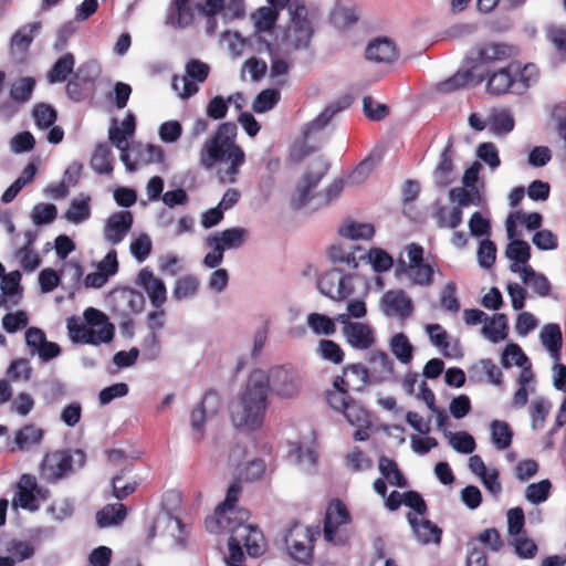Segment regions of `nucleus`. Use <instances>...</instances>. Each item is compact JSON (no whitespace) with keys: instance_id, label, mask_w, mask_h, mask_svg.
Here are the masks:
<instances>
[{"instance_id":"obj_38","label":"nucleus","mask_w":566,"mask_h":566,"mask_svg":"<svg viewBox=\"0 0 566 566\" xmlns=\"http://www.w3.org/2000/svg\"><path fill=\"white\" fill-rule=\"evenodd\" d=\"M35 85L36 81L32 76H24L13 81L9 87L11 102L18 105L28 103L32 98Z\"/></svg>"},{"instance_id":"obj_30","label":"nucleus","mask_w":566,"mask_h":566,"mask_svg":"<svg viewBox=\"0 0 566 566\" xmlns=\"http://www.w3.org/2000/svg\"><path fill=\"white\" fill-rule=\"evenodd\" d=\"M116 119H113V125L108 130L109 142L120 151V160L125 165L127 171H136L138 164L130 160V153L135 151L137 146H129L128 142L124 139V134L116 125Z\"/></svg>"},{"instance_id":"obj_51","label":"nucleus","mask_w":566,"mask_h":566,"mask_svg":"<svg viewBox=\"0 0 566 566\" xmlns=\"http://www.w3.org/2000/svg\"><path fill=\"white\" fill-rule=\"evenodd\" d=\"M199 290V280L197 276L188 274L178 279L172 290V297L176 301L192 298Z\"/></svg>"},{"instance_id":"obj_43","label":"nucleus","mask_w":566,"mask_h":566,"mask_svg":"<svg viewBox=\"0 0 566 566\" xmlns=\"http://www.w3.org/2000/svg\"><path fill=\"white\" fill-rule=\"evenodd\" d=\"M32 118L38 129H49L55 124L57 112L51 104L44 102L36 103L32 108Z\"/></svg>"},{"instance_id":"obj_6","label":"nucleus","mask_w":566,"mask_h":566,"mask_svg":"<svg viewBox=\"0 0 566 566\" xmlns=\"http://www.w3.org/2000/svg\"><path fill=\"white\" fill-rule=\"evenodd\" d=\"M319 535V526H303L294 522L284 536L289 557L300 565L310 566L314 558V542Z\"/></svg>"},{"instance_id":"obj_55","label":"nucleus","mask_w":566,"mask_h":566,"mask_svg":"<svg viewBox=\"0 0 566 566\" xmlns=\"http://www.w3.org/2000/svg\"><path fill=\"white\" fill-rule=\"evenodd\" d=\"M338 233L340 237L350 240H367L374 235L375 230L370 223H358L350 221L339 228Z\"/></svg>"},{"instance_id":"obj_61","label":"nucleus","mask_w":566,"mask_h":566,"mask_svg":"<svg viewBox=\"0 0 566 566\" xmlns=\"http://www.w3.org/2000/svg\"><path fill=\"white\" fill-rule=\"evenodd\" d=\"M290 455L295 459V462L304 472L311 473L315 469L317 454L314 450L303 449L300 444H294Z\"/></svg>"},{"instance_id":"obj_24","label":"nucleus","mask_w":566,"mask_h":566,"mask_svg":"<svg viewBox=\"0 0 566 566\" xmlns=\"http://www.w3.org/2000/svg\"><path fill=\"white\" fill-rule=\"evenodd\" d=\"M249 237V232L244 228L234 227L226 229L221 232L209 234L206 239V244H217L221 247L222 251L238 249L243 245Z\"/></svg>"},{"instance_id":"obj_49","label":"nucleus","mask_w":566,"mask_h":566,"mask_svg":"<svg viewBox=\"0 0 566 566\" xmlns=\"http://www.w3.org/2000/svg\"><path fill=\"white\" fill-rule=\"evenodd\" d=\"M449 199L451 202H457L454 208H460L462 211L463 208L471 205L480 206L482 198L478 188H470L469 190L464 188H452L449 190Z\"/></svg>"},{"instance_id":"obj_26","label":"nucleus","mask_w":566,"mask_h":566,"mask_svg":"<svg viewBox=\"0 0 566 566\" xmlns=\"http://www.w3.org/2000/svg\"><path fill=\"white\" fill-rule=\"evenodd\" d=\"M195 19L193 8L189 0H172L167 10L166 23L185 29Z\"/></svg>"},{"instance_id":"obj_27","label":"nucleus","mask_w":566,"mask_h":566,"mask_svg":"<svg viewBox=\"0 0 566 566\" xmlns=\"http://www.w3.org/2000/svg\"><path fill=\"white\" fill-rule=\"evenodd\" d=\"M44 437V430L32 423L23 426L14 434L13 446L10 451H28L41 444Z\"/></svg>"},{"instance_id":"obj_59","label":"nucleus","mask_w":566,"mask_h":566,"mask_svg":"<svg viewBox=\"0 0 566 566\" xmlns=\"http://www.w3.org/2000/svg\"><path fill=\"white\" fill-rule=\"evenodd\" d=\"M331 23L338 30H345L355 24L358 17L353 8L337 6L331 13Z\"/></svg>"},{"instance_id":"obj_33","label":"nucleus","mask_w":566,"mask_h":566,"mask_svg":"<svg viewBox=\"0 0 566 566\" xmlns=\"http://www.w3.org/2000/svg\"><path fill=\"white\" fill-rule=\"evenodd\" d=\"M542 345L548 350L555 361L560 359L563 335L558 324L549 323L543 326L539 333Z\"/></svg>"},{"instance_id":"obj_45","label":"nucleus","mask_w":566,"mask_h":566,"mask_svg":"<svg viewBox=\"0 0 566 566\" xmlns=\"http://www.w3.org/2000/svg\"><path fill=\"white\" fill-rule=\"evenodd\" d=\"M378 469L381 475L387 479L390 484L401 489L408 486V481L392 459L381 455L378 461Z\"/></svg>"},{"instance_id":"obj_11","label":"nucleus","mask_w":566,"mask_h":566,"mask_svg":"<svg viewBox=\"0 0 566 566\" xmlns=\"http://www.w3.org/2000/svg\"><path fill=\"white\" fill-rule=\"evenodd\" d=\"M317 289L333 301H344L354 292L353 276L340 269H332L318 277Z\"/></svg>"},{"instance_id":"obj_2","label":"nucleus","mask_w":566,"mask_h":566,"mask_svg":"<svg viewBox=\"0 0 566 566\" xmlns=\"http://www.w3.org/2000/svg\"><path fill=\"white\" fill-rule=\"evenodd\" d=\"M237 133L235 123L223 122L199 150V164L205 169H211L218 163H228V167L218 172L221 182H235L240 167L245 160L244 151L235 144Z\"/></svg>"},{"instance_id":"obj_28","label":"nucleus","mask_w":566,"mask_h":566,"mask_svg":"<svg viewBox=\"0 0 566 566\" xmlns=\"http://www.w3.org/2000/svg\"><path fill=\"white\" fill-rule=\"evenodd\" d=\"M505 256L512 261L510 271L512 273H521L525 269L531 259V247L524 240H512L505 249Z\"/></svg>"},{"instance_id":"obj_4","label":"nucleus","mask_w":566,"mask_h":566,"mask_svg":"<svg viewBox=\"0 0 566 566\" xmlns=\"http://www.w3.org/2000/svg\"><path fill=\"white\" fill-rule=\"evenodd\" d=\"M86 453L82 449H62L46 453L40 463V476L48 483L67 479L84 468Z\"/></svg>"},{"instance_id":"obj_47","label":"nucleus","mask_w":566,"mask_h":566,"mask_svg":"<svg viewBox=\"0 0 566 566\" xmlns=\"http://www.w3.org/2000/svg\"><path fill=\"white\" fill-rule=\"evenodd\" d=\"M306 323L316 336H332L336 333L334 319L325 314L310 313Z\"/></svg>"},{"instance_id":"obj_36","label":"nucleus","mask_w":566,"mask_h":566,"mask_svg":"<svg viewBox=\"0 0 566 566\" xmlns=\"http://www.w3.org/2000/svg\"><path fill=\"white\" fill-rule=\"evenodd\" d=\"M256 42L260 44L259 51L264 50L271 55V69L270 75L273 80H275L276 84H284L285 80L281 77H285L289 73L290 65L286 61L274 55L272 44L266 41L261 35H255Z\"/></svg>"},{"instance_id":"obj_39","label":"nucleus","mask_w":566,"mask_h":566,"mask_svg":"<svg viewBox=\"0 0 566 566\" xmlns=\"http://www.w3.org/2000/svg\"><path fill=\"white\" fill-rule=\"evenodd\" d=\"M507 317L505 314H494L482 327V334L490 342L496 344L507 337Z\"/></svg>"},{"instance_id":"obj_35","label":"nucleus","mask_w":566,"mask_h":566,"mask_svg":"<svg viewBox=\"0 0 566 566\" xmlns=\"http://www.w3.org/2000/svg\"><path fill=\"white\" fill-rule=\"evenodd\" d=\"M347 103L334 102L327 105L324 111L317 115L313 120L307 123L303 129L304 138H308V136L313 133L322 130L324 127L328 125L332 118L343 109L347 107Z\"/></svg>"},{"instance_id":"obj_58","label":"nucleus","mask_w":566,"mask_h":566,"mask_svg":"<svg viewBox=\"0 0 566 566\" xmlns=\"http://www.w3.org/2000/svg\"><path fill=\"white\" fill-rule=\"evenodd\" d=\"M551 489L552 483L548 479L541 480L536 483H531L525 489V499L531 504H541L548 499Z\"/></svg>"},{"instance_id":"obj_57","label":"nucleus","mask_w":566,"mask_h":566,"mask_svg":"<svg viewBox=\"0 0 566 566\" xmlns=\"http://www.w3.org/2000/svg\"><path fill=\"white\" fill-rule=\"evenodd\" d=\"M514 128V118L506 112L502 111L491 116L489 129L494 136H504Z\"/></svg>"},{"instance_id":"obj_15","label":"nucleus","mask_w":566,"mask_h":566,"mask_svg":"<svg viewBox=\"0 0 566 566\" xmlns=\"http://www.w3.org/2000/svg\"><path fill=\"white\" fill-rule=\"evenodd\" d=\"M220 407V397L217 391L209 389L205 392L201 401L190 413V427L197 433V441L205 434V424L209 416L214 415Z\"/></svg>"},{"instance_id":"obj_40","label":"nucleus","mask_w":566,"mask_h":566,"mask_svg":"<svg viewBox=\"0 0 566 566\" xmlns=\"http://www.w3.org/2000/svg\"><path fill=\"white\" fill-rule=\"evenodd\" d=\"M113 154L106 143L98 144L91 158V167L97 175H111L113 167Z\"/></svg>"},{"instance_id":"obj_14","label":"nucleus","mask_w":566,"mask_h":566,"mask_svg":"<svg viewBox=\"0 0 566 566\" xmlns=\"http://www.w3.org/2000/svg\"><path fill=\"white\" fill-rule=\"evenodd\" d=\"M380 310L387 317L408 319L413 313V302L403 290H389L380 298Z\"/></svg>"},{"instance_id":"obj_21","label":"nucleus","mask_w":566,"mask_h":566,"mask_svg":"<svg viewBox=\"0 0 566 566\" xmlns=\"http://www.w3.org/2000/svg\"><path fill=\"white\" fill-rule=\"evenodd\" d=\"M36 490V478L32 474H22L13 499V505L30 512H36L40 507L34 496Z\"/></svg>"},{"instance_id":"obj_5","label":"nucleus","mask_w":566,"mask_h":566,"mask_svg":"<svg viewBox=\"0 0 566 566\" xmlns=\"http://www.w3.org/2000/svg\"><path fill=\"white\" fill-rule=\"evenodd\" d=\"M242 545L251 557H259L266 551V541L258 527L250 524H239L232 530L228 541L229 556L224 557L227 566H245L243 564L245 556Z\"/></svg>"},{"instance_id":"obj_3","label":"nucleus","mask_w":566,"mask_h":566,"mask_svg":"<svg viewBox=\"0 0 566 566\" xmlns=\"http://www.w3.org/2000/svg\"><path fill=\"white\" fill-rule=\"evenodd\" d=\"M517 54L513 45L501 42H489L472 48L467 56V70H459L443 82L438 83L437 91L443 94L455 92L470 84L478 85L484 81V75L479 73L480 67H488L497 62H504Z\"/></svg>"},{"instance_id":"obj_17","label":"nucleus","mask_w":566,"mask_h":566,"mask_svg":"<svg viewBox=\"0 0 566 566\" xmlns=\"http://www.w3.org/2000/svg\"><path fill=\"white\" fill-rule=\"evenodd\" d=\"M350 522L346 505L338 499L329 502L324 518V538L328 543H339L336 539L337 528Z\"/></svg>"},{"instance_id":"obj_64","label":"nucleus","mask_w":566,"mask_h":566,"mask_svg":"<svg viewBox=\"0 0 566 566\" xmlns=\"http://www.w3.org/2000/svg\"><path fill=\"white\" fill-rule=\"evenodd\" d=\"M546 38L562 59L566 61V28L563 25H551L546 30Z\"/></svg>"},{"instance_id":"obj_18","label":"nucleus","mask_w":566,"mask_h":566,"mask_svg":"<svg viewBox=\"0 0 566 566\" xmlns=\"http://www.w3.org/2000/svg\"><path fill=\"white\" fill-rule=\"evenodd\" d=\"M136 283L146 292L150 304L160 308L167 301V289L165 282L154 275L148 266L142 269L137 275Z\"/></svg>"},{"instance_id":"obj_53","label":"nucleus","mask_w":566,"mask_h":566,"mask_svg":"<svg viewBox=\"0 0 566 566\" xmlns=\"http://www.w3.org/2000/svg\"><path fill=\"white\" fill-rule=\"evenodd\" d=\"M390 350L402 364H409L412 359L413 347L403 333H398L391 337Z\"/></svg>"},{"instance_id":"obj_23","label":"nucleus","mask_w":566,"mask_h":566,"mask_svg":"<svg viewBox=\"0 0 566 566\" xmlns=\"http://www.w3.org/2000/svg\"><path fill=\"white\" fill-rule=\"evenodd\" d=\"M346 343L354 349L367 350L375 344V335L367 324L356 322L343 331Z\"/></svg>"},{"instance_id":"obj_54","label":"nucleus","mask_w":566,"mask_h":566,"mask_svg":"<svg viewBox=\"0 0 566 566\" xmlns=\"http://www.w3.org/2000/svg\"><path fill=\"white\" fill-rule=\"evenodd\" d=\"M316 353L322 359L335 365L342 364L345 357L342 347L332 339H321L317 344Z\"/></svg>"},{"instance_id":"obj_1","label":"nucleus","mask_w":566,"mask_h":566,"mask_svg":"<svg viewBox=\"0 0 566 566\" xmlns=\"http://www.w3.org/2000/svg\"><path fill=\"white\" fill-rule=\"evenodd\" d=\"M270 387L281 398H293L301 390L302 376L292 365L273 367L270 375L260 369L252 371L239 405L231 411L235 427L255 429L262 424Z\"/></svg>"},{"instance_id":"obj_13","label":"nucleus","mask_w":566,"mask_h":566,"mask_svg":"<svg viewBox=\"0 0 566 566\" xmlns=\"http://www.w3.org/2000/svg\"><path fill=\"white\" fill-rule=\"evenodd\" d=\"M210 72V67L207 63L200 60L191 59L186 63L185 76L179 77L175 75L172 77V87L178 90V83H182V92L180 93L181 98H189L198 92L197 83H203Z\"/></svg>"},{"instance_id":"obj_41","label":"nucleus","mask_w":566,"mask_h":566,"mask_svg":"<svg viewBox=\"0 0 566 566\" xmlns=\"http://www.w3.org/2000/svg\"><path fill=\"white\" fill-rule=\"evenodd\" d=\"M433 207L434 211L432 213V217L436 220V224L438 228L457 229L462 223L463 213L460 210V208H452V210L448 214L447 207L440 205V202H434Z\"/></svg>"},{"instance_id":"obj_32","label":"nucleus","mask_w":566,"mask_h":566,"mask_svg":"<svg viewBox=\"0 0 566 566\" xmlns=\"http://www.w3.org/2000/svg\"><path fill=\"white\" fill-rule=\"evenodd\" d=\"M75 56L67 52L61 55L46 73L49 84H57L65 82L75 71Z\"/></svg>"},{"instance_id":"obj_34","label":"nucleus","mask_w":566,"mask_h":566,"mask_svg":"<svg viewBox=\"0 0 566 566\" xmlns=\"http://www.w3.org/2000/svg\"><path fill=\"white\" fill-rule=\"evenodd\" d=\"M522 282L530 287L537 296L547 297L551 293L552 285L546 275L536 272L531 265L518 273Z\"/></svg>"},{"instance_id":"obj_52","label":"nucleus","mask_w":566,"mask_h":566,"mask_svg":"<svg viewBox=\"0 0 566 566\" xmlns=\"http://www.w3.org/2000/svg\"><path fill=\"white\" fill-rule=\"evenodd\" d=\"M552 118L555 122L556 132L560 139L557 157L562 163H566V108L562 105L555 106Z\"/></svg>"},{"instance_id":"obj_48","label":"nucleus","mask_w":566,"mask_h":566,"mask_svg":"<svg viewBox=\"0 0 566 566\" xmlns=\"http://www.w3.org/2000/svg\"><path fill=\"white\" fill-rule=\"evenodd\" d=\"M115 327L112 323H106L104 326L98 329H94L93 327H87L85 333L82 336V340L80 344H88L98 346L101 344L111 343L114 338Z\"/></svg>"},{"instance_id":"obj_50","label":"nucleus","mask_w":566,"mask_h":566,"mask_svg":"<svg viewBox=\"0 0 566 566\" xmlns=\"http://www.w3.org/2000/svg\"><path fill=\"white\" fill-rule=\"evenodd\" d=\"M277 19L279 11L272 7H261L252 14L256 33L272 31Z\"/></svg>"},{"instance_id":"obj_7","label":"nucleus","mask_w":566,"mask_h":566,"mask_svg":"<svg viewBox=\"0 0 566 566\" xmlns=\"http://www.w3.org/2000/svg\"><path fill=\"white\" fill-rule=\"evenodd\" d=\"M289 14L290 25L284 32L283 42L293 51L308 49L314 34L308 9L302 1L294 0L289 6Z\"/></svg>"},{"instance_id":"obj_16","label":"nucleus","mask_w":566,"mask_h":566,"mask_svg":"<svg viewBox=\"0 0 566 566\" xmlns=\"http://www.w3.org/2000/svg\"><path fill=\"white\" fill-rule=\"evenodd\" d=\"M134 218L130 211L112 213L106 220L103 237L106 242L117 245L124 241L133 227Z\"/></svg>"},{"instance_id":"obj_37","label":"nucleus","mask_w":566,"mask_h":566,"mask_svg":"<svg viewBox=\"0 0 566 566\" xmlns=\"http://www.w3.org/2000/svg\"><path fill=\"white\" fill-rule=\"evenodd\" d=\"M127 510L122 503L107 504L96 513V523L99 528L119 525L126 517Z\"/></svg>"},{"instance_id":"obj_56","label":"nucleus","mask_w":566,"mask_h":566,"mask_svg":"<svg viewBox=\"0 0 566 566\" xmlns=\"http://www.w3.org/2000/svg\"><path fill=\"white\" fill-rule=\"evenodd\" d=\"M444 434L449 438V444L459 453L471 454L476 448L474 438L465 431H449Z\"/></svg>"},{"instance_id":"obj_12","label":"nucleus","mask_w":566,"mask_h":566,"mask_svg":"<svg viewBox=\"0 0 566 566\" xmlns=\"http://www.w3.org/2000/svg\"><path fill=\"white\" fill-rule=\"evenodd\" d=\"M108 302L112 305L113 314L118 317L140 313L145 307L143 293L129 287L112 291Z\"/></svg>"},{"instance_id":"obj_22","label":"nucleus","mask_w":566,"mask_h":566,"mask_svg":"<svg viewBox=\"0 0 566 566\" xmlns=\"http://www.w3.org/2000/svg\"><path fill=\"white\" fill-rule=\"evenodd\" d=\"M407 521L410 524L412 533L417 541L422 545L430 543L439 544L441 542L442 530L429 520H418L413 513L407 514Z\"/></svg>"},{"instance_id":"obj_29","label":"nucleus","mask_w":566,"mask_h":566,"mask_svg":"<svg viewBox=\"0 0 566 566\" xmlns=\"http://www.w3.org/2000/svg\"><path fill=\"white\" fill-rule=\"evenodd\" d=\"M452 138L448 139V143L440 154L439 164L433 171V180L437 187L444 188L451 184V174L453 171L452 161Z\"/></svg>"},{"instance_id":"obj_44","label":"nucleus","mask_w":566,"mask_h":566,"mask_svg":"<svg viewBox=\"0 0 566 566\" xmlns=\"http://www.w3.org/2000/svg\"><path fill=\"white\" fill-rule=\"evenodd\" d=\"M344 376H350L352 389L355 391H363L365 388L373 384V378L369 370L363 364H349L343 368Z\"/></svg>"},{"instance_id":"obj_31","label":"nucleus","mask_w":566,"mask_h":566,"mask_svg":"<svg viewBox=\"0 0 566 566\" xmlns=\"http://www.w3.org/2000/svg\"><path fill=\"white\" fill-rule=\"evenodd\" d=\"M368 361L371 365L373 382L386 381L394 375V363L387 353L382 350L371 352Z\"/></svg>"},{"instance_id":"obj_62","label":"nucleus","mask_w":566,"mask_h":566,"mask_svg":"<svg viewBox=\"0 0 566 566\" xmlns=\"http://www.w3.org/2000/svg\"><path fill=\"white\" fill-rule=\"evenodd\" d=\"M359 260H365L373 265L375 272H385L388 271L392 264V258L382 249L376 248L371 249L367 254L360 255Z\"/></svg>"},{"instance_id":"obj_9","label":"nucleus","mask_w":566,"mask_h":566,"mask_svg":"<svg viewBox=\"0 0 566 566\" xmlns=\"http://www.w3.org/2000/svg\"><path fill=\"white\" fill-rule=\"evenodd\" d=\"M517 72L518 63L510 62V59L479 70V73H482L484 80H486V92L496 96L507 93L510 88L516 90L515 77ZM514 92L516 93V91Z\"/></svg>"},{"instance_id":"obj_42","label":"nucleus","mask_w":566,"mask_h":566,"mask_svg":"<svg viewBox=\"0 0 566 566\" xmlns=\"http://www.w3.org/2000/svg\"><path fill=\"white\" fill-rule=\"evenodd\" d=\"M90 201L91 198L88 196H83L80 199L74 198L69 209L64 212V218L74 224H80L88 220L91 217Z\"/></svg>"},{"instance_id":"obj_46","label":"nucleus","mask_w":566,"mask_h":566,"mask_svg":"<svg viewBox=\"0 0 566 566\" xmlns=\"http://www.w3.org/2000/svg\"><path fill=\"white\" fill-rule=\"evenodd\" d=\"M491 440L497 450L507 449L513 439V431L507 422L502 420H493L490 423Z\"/></svg>"},{"instance_id":"obj_25","label":"nucleus","mask_w":566,"mask_h":566,"mask_svg":"<svg viewBox=\"0 0 566 566\" xmlns=\"http://www.w3.org/2000/svg\"><path fill=\"white\" fill-rule=\"evenodd\" d=\"M426 332L432 345L439 347L444 357L462 356V349L459 340H454L450 344L448 333L440 324H428L426 326Z\"/></svg>"},{"instance_id":"obj_20","label":"nucleus","mask_w":566,"mask_h":566,"mask_svg":"<svg viewBox=\"0 0 566 566\" xmlns=\"http://www.w3.org/2000/svg\"><path fill=\"white\" fill-rule=\"evenodd\" d=\"M365 56L368 61L374 63L389 64L398 57V49L391 39L380 36L367 44Z\"/></svg>"},{"instance_id":"obj_63","label":"nucleus","mask_w":566,"mask_h":566,"mask_svg":"<svg viewBox=\"0 0 566 566\" xmlns=\"http://www.w3.org/2000/svg\"><path fill=\"white\" fill-rule=\"evenodd\" d=\"M549 410L551 403L545 398L538 397L532 401L530 416L534 430L541 429L544 426Z\"/></svg>"},{"instance_id":"obj_60","label":"nucleus","mask_w":566,"mask_h":566,"mask_svg":"<svg viewBox=\"0 0 566 566\" xmlns=\"http://www.w3.org/2000/svg\"><path fill=\"white\" fill-rule=\"evenodd\" d=\"M408 277L413 285L429 286L433 282V268L428 263L407 266Z\"/></svg>"},{"instance_id":"obj_19","label":"nucleus","mask_w":566,"mask_h":566,"mask_svg":"<svg viewBox=\"0 0 566 566\" xmlns=\"http://www.w3.org/2000/svg\"><path fill=\"white\" fill-rule=\"evenodd\" d=\"M42 24L40 21L30 22L21 25L10 39V53L11 55L22 62L25 60L29 49L41 30Z\"/></svg>"},{"instance_id":"obj_10","label":"nucleus","mask_w":566,"mask_h":566,"mask_svg":"<svg viewBox=\"0 0 566 566\" xmlns=\"http://www.w3.org/2000/svg\"><path fill=\"white\" fill-rule=\"evenodd\" d=\"M329 169V163L322 158H315L303 175L291 198V207L295 210L304 208L315 196L313 190L321 182Z\"/></svg>"},{"instance_id":"obj_8","label":"nucleus","mask_w":566,"mask_h":566,"mask_svg":"<svg viewBox=\"0 0 566 566\" xmlns=\"http://www.w3.org/2000/svg\"><path fill=\"white\" fill-rule=\"evenodd\" d=\"M101 72L99 64L94 60L80 64L66 83L67 98L74 103L92 99L96 93V81Z\"/></svg>"}]
</instances>
